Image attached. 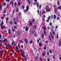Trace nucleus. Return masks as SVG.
Listing matches in <instances>:
<instances>
[{
    "label": "nucleus",
    "mask_w": 61,
    "mask_h": 61,
    "mask_svg": "<svg viewBox=\"0 0 61 61\" xmlns=\"http://www.w3.org/2000/svg\"><path fill=\"white\" fill-rule=\"evenodd\" d=\"M35 20L34 19H33L32 20V21L33 24H34V22H35Z\"/></svg>",
    "instance_id": "nucleus-14"
},
{
    "label": "nucleus",
    "mask_w": 61,
    "mask_h": 61,
    "mask_svg": "<svg viewBox=\"0 0 61 61\" xmlns=\"http://www.w3.org/2000/svg\"><path fill=\"white\" fill-rule=\"evenodd\" d=\"M39 46H42V43H39Z\"/></svg>",
    "instance_id": "nucleus-32"
},
{
    "label": "nucleus",
    "mask_w": 61,
    "mask_h": 61,
    "mask_svg": "<svg viewBox=\"0 0 61 61\" xmlns=\"http://www.w3.org/2000/svg\"><path fill=\"white\" fill-rule=\"evenodd\" d=\"M28 10H29V6H27V8L25 10H24L23 11H24L25 12H26V11H28Z\"/></svg>",
    "instance_id": "nucleus-2"
},
{
    "label": "nucleus",
    "mask_w": 61,
    "mask_h": 61,
    "mask_svg": "<svg viewBox=\"0 0 61 61\" xmlns=\"http://www.w3.org/2000/svg\"><path fill=\"white\" fill-rule=\"evenodd\" d=\"M11 45L10 44H9L8 45H7V46H9V47H10Z\"/></svg>",
    "instance_id": "nucleus-33"
},
{
    "label": "nucleus",
    "mask_w": 61,
    "mask_h": 61,
    "mask_svg": "<svg viewBox=\"0 0 61 61\" xmlns=\"http://www.w3.org/2000/svg\"><path fill=\"white\" fill-rule=\"evenodd\" d=\"M28 30V27L27 26L25 28V30L26 31H27Z\"/></svg>",
    "instance_id": "nucleus-11"
},
{
    "label": "nucleus",
    "mask_w": 61,
    "mask_h": 61,
    "mask_svg": "<svg viewBox=\"0 0 61 61\" xmlns=\"http://www.w3.org/2000/svg\"><path fill=\"white\" fill-rule=\"evenodd\" d=\"M45 12H45V11H43V12H42V14H44V13H45Z\"/></svg>",
    "instance_id": "nucleus-37"
},
{
    "label": "nucleus",
    "mask_w": 61,
    "mask_h": 61,
    "mask_svg": "<svg viewBox=\"0 0 61 61\" xmlns=\"http://www.w3.org/2000/svg\"><path fill=\"white\" fill-rule=\"evenodd\" d=\"M16 4H17V3L16 2H15L14 4V5L15 6H16Z\"/></svg>",
    "instance_id": "nucleus-34"
},
{
    "label": "nucleus",
    "mask_w": 61,
    "mask_h": 61,
    "mask_svg": "<svg viewBox=\"0 0 61 61\" xmlns=\"http://www.w3.org/2000/svg\"><path fill=\"white\" fill-rule=\"evenodd\" d=\"M46 17V16L45 15H44L43 16V18H45V17Z\"/></svg>",
    "instance_id": "nucleus-60"
},
{
    "label": "nucleus",
    "mask_w": 61,
    "mask_h": 61,
    "mask_svg": "<svg viewBox=\"0 0 61 61\" xmlns=\"http://www.w3.org/2000/svg\"><path fill=\"white\" fill-rule=\"evenodd\" d=\"M32 43H33V41H30V43H31V44H32Z\"/></svg>",
    "instance_id": "nucleus-44"
},
{
    "label": "nucleus",
    "mask_w": 61,
    "mask_h": 61,
    "mask_svg": "<svg viewBox=\"0 0 61 61\" xmlns=\"http://www.w3.org/2000/svg\"><path fill=\"white\" fill-rule=\"evenodd\" d=\"M22 8L23 9H24L25 8V6L23 5L22 6Z\"/></svg>",
    "instance_id": "nucleus-36"
},
{
    "label": "nucleus",
    "mask_w": 61,
    "mask_h": 61,
    "mask_svg": "<svg viewBox=\"0 0 61 61\" xmlns=\"http://www.w3.org/2000/svg\"><path fill=\"white\" fill-rule=\"evenodd\" d=\"M42 38L43 39L44 38V34H42Z\"/></svg>",
    "instance_id": "nucleus-20"
},
{
    "label": "nucleus",
    "mask_w": 61,
    "mask_h": 61,
    "mask_svg": "<svg viewBox=\"0 0 61 61\" xmlns=\"http://www.w3.org/2000/svg\"><path fill=\"white\" fill-rule=\"evenodd\" d=\"M16 51L17 53H18L19 52V50H18Z\"/></svg>",
    "instance_id": "nucleus-47"
},
{
    "label": "nucleus",
    "mask_w": 61,
    "mask_h": 61,
    "mask_svg": "<svg viewBox=\"0 0 61 61\" xmlns=\"http://www.w3.org/2000/svg\"><path fill=\"white\" fill-rule=\"evenodd\" d=\"M1 29H4L5 28L6 29V27L5 26H2V27H1Z\"/></svg>",
    "instance_id": "nucleus-9"
},
{
    "label": "nucleus",
    "mask_w": 61,
    "mask_h": 61,
    "mask_svg": "<svg viewBox=\"0 0 61 61\" xmlns=\"http://www.w3.org/2000/svg\"><path fill=\"white\" fill-rule=\"evenodd\" d=\"M49 24L50 26H51L52 25V23L51 22H50Z\"/></svg>",
    "instance_id": "nucleus-23"
},
{
    "label": "nucleus",
    "mask_w": 61,
    "mask_h": 61,
    "mask_svg": "<svg viewBox=\"0 0 61 61\" xmlns=\"http://www.w3.org/2000/svg\"><path fill=\"white\" fill-rule=\"evenodd\" d=\"M20 32L19 31H18V32L17 33L18 36H20Z\"/></svg>",
    "instance_id": "nucleus-13"
},
{
    "label": "nucleus",
    "mask_w": 61,
    "mask_h": 61,
    "mask_svg": "<svg viewBox=\"0 0 61 61\" xmlns=\"http://www.w3.org/2000/svg\"><path fill=\"white\" fill-rule=\"evenodd\" d=\"M50 52L51 54H52V50H51L50 51Z\"/></svg>",
    "instance_id": "nucleus-50"
},
{
    "label": "nucleus",
    "mask_w": 61,
    "mask_h": 61,
    "mask_svg": "<svg viewBox=\"0 0 61 61\" xmlns=\"http://www.w3.org/2000/svg\"><path fill=\"white\" fill-rule=\"evenodd\" d=\"M48 39L49 40H50V41H51V38L50 35L48 36Z\"/></svg>",
    "instance_id": "nucleus-7"
},
{
    "label": "nucleus",
    "mask_w": 61,
    "mask_h": 61,
    "mask_svg": "<svg viewBox=\"0 0 61 61\" xmlns=\"http://www.w3.org/2000/svg\"><path fill=\"white\" fill-rule=\"evenodd\" d=\"M27 1L28 2V3L29 4H30V0H27Z\"/></svg>",
    "instance_id": "nucleus-30"
},
{
    "label": "nucleus",
    "mask_w": 61,
    "mask_h": 61,
    "mask_svg": "<svg viewBox=\"0 0 61 61\" xmlns=\"http://www.w3.org/2000/svg\"><path fill=\"white\" fill-rule=\"evenodd\" d=\"M36 5L37 7L38 8V7H39V4H38V3H37V2L36 3Z\"/></svg>",
    "instance_id": "nucleus-16"
},
{
    "label": "nucleus",
    "mask_w": 61,
    "mask_h": 61,
    "mask_svg": "<svg viewBox=\"0 0 61 61\" xmlns=\"http://www.w3.org/2000/svg\"><path fill=\"white\" fill-rule=\"evenodd\" d=\"M34 5H36V3L35 2H34L33 3Z\"/></svg>",
    "instance_id": "nucleus-57"
},
{
    "label": "nucleus",
    "mask_w": 61,
    "mask_h": 61,
    "mask_svg": "<svg viewBox=\"0 0 61 61\" xmlns=\"http://www.w3.org/2000/svg\"><path fill=\"white\" fill-rule=\"evenodd\" d=\"M20 43H23V41L21 40H20Z\"/></svg>",
    "instance_id": "nucleus-52"
},
{
    "label": "nucleus",
    "mask_w": 61,
    "mask_h": 61,
    "mask_svg": "<svg viewBox=\"0 0 61 61\" xmlns=\"http://www.w3.org/2000/svg\"><path fill=\"white\" fill-rule=\"evenodd\" d=\"M51 18V16H49L47 19V20H50V19Z\"/></svg>",
    "instance_id": "nucleus-18"
},
{
    "label": "nucleus",
    "mask_w": 61,
    "mask_h": 61,
    "mask_svg": "<svg viewBox=\"0 0 61 61\" xmlns=\"http://www.w3.org/2000/svg\"><path fill=\"white\" fill-rule=\"evenodd\" d=\"M5 14H3V17H5Z\"/></svg>",
    "instance_id": "nucleus-59"
},
{
    "label": "nucleus",
    "mask_w": 61,
    "mask_h": 61,
    "mask_svg": "<svg viewBox=\"0 0 61 61\" xmlns=\"http://www.w3.org/2000/svg\"><path fill=\"white\" fill-rule=\"evenodd\" d=\"M14 24L15 25H16L17 24V23L16 22V21H14Z\"/></svg>",
    "instance_id": "nucleus-42"
},
{
    "label": "nucleus",
    "mask_w": 61,
    "mask_h": 61,
    "mask_svg": "<svg viewBox=\"0 0 61 61\" xmlns=\"http://www.w3.org/2000/svg\"><path fill=\"white\" fill-rule=\"evenodd\" d=\"M3 5L4 6H5L6 5V3L5 2H4L3 3Z\"/></svg>",
    "instance_id": "nucleus-24"
},
{
    "label": "nucleus",
    "mask_w": 61,
    "mask_h": 61,
    "mask_svg": "<svg viewBox=\"0 0 61 61\" xmlns=\"http://www.w3.org/2000/svg\"><path fill=\"white\" fill-rule=\"evenodd\" d=\"M1 37H2V35L0 34V39H1Z\"/></svg>",
    "instance_id": "nucleus-51"
},
{
    "label": "nucleus",
    "mask_w": 61,
    "mask_h": 61,
    "mask_svg": "<svg viewBox=\"0 0 61 61\" xmlns=\"http://www.w3.org/2000/svg\"><path fill=\"white\" fill-rule=\"evenodd\" d=\"M57 11V9L56 8H55V12H56V11Z\"/></svg>",
    "instance_id": "nucleus-39"
},
{
    "label": "nucleus",
    "mask_w": 61,
    "mask_h": 61,
    "mask_svg": "<svg viewBox=\"0 0 61 61\" xmlns=\"http://www.w3.org/2000/svg\"><path fill=\"white\" fill-rule=\"evenodd\" d=\"M10 25H12V24H13V22H12V21H10Z\"/></svg>",
    "instance_id": "nucleus-21"
},
{
    "label": "nucleus",
    "mask_w": 61,
    "mask_h": 61,
    "mask_svg": "<svg viewBox=\"0 0 61 61\" xmlns=\"http://www.w3.org/2000/svg\"><path fill=\"white\" fill-rule=\"evenodd\" d=\"M59 45L61 46V41H60L59 42Z\"/></svg>",
    "instance_id": "nucleus-38"
},
{
    "label": "nucleus",
    "mask_w": 61,
    "mask_h": 61,
    "mask_svg": "<svg viewBox=\"0 0 61 61\" xmlns=\"http://www.w3.org/2000/svg\"><path fill=\"white\" fill-rule=\"evenodd\" d=\"M37 27V26H36V25H35L34 26L33 28L34 29H36Z\"/></svg>",
    "instance_id": "nucleus-5"
},
{
    "label": "nucleus",
    "mask_w": 61,
    "mask_h": 61,
    "mask_svg": "<svg viewBox=\"0 0 61 61\" xmlns=\"http://www.w3.org/2000/svg\"><path fill=\"white\" fill-rule=\"evenodd\" d=\"M16 48L17 49V50H19V48H18V46H16Z\"/></svg>",
    "instance_id": "nucleus-25"
},
{
    "label": "nucleus",
    "mask_w": 61,
    "mask_h": 61,
    "mask_svg": "<svg viewBox=\"0 0 61 61\" xmlns=\"http://www.w3.org/2000/svg\"><path fill=\"white\" fill-rule=\"evenodd\" d=\"M39 7L40 8H41V5H39Z\"/></svg>",
    "instance_id": "nucleus-61"
},
{
    "label": "nucleus",
    "mask_w": 61,
    "mask_h": 61,
    "mask_svg": "<svg viewBox=\"0 0 61 61\" xmlns=\"http://www.w3.org/2000/svg\"><path fill=\"white\" fill-rule=\"evenodd\" d=\"M0 53H4V51H0Z\"/></svg>",
    "instance_id": "nucleus-55"
},
{
    "label": "nucleus",
    "mask_w": 61,
    "mask_h": 61,
    "mask_svg": "<svg viewBox=\"0 0 61 61\" xmlns=\"http://www.w3.org/2000/svg\"><path fill=\"white\" fill-rule=\"evenodd\" d=\"M2 5H0V10H2Z\"/></svg>",
    "instance_id": "nucleus-22"
},
{
    "label": "nucleus",
    "mask_w": 61,
    "mask_h": 61,
    "mask_svg": "<svg viewBox=\"0 0 61 61\" xmlns=\"http://www.w3.org/2000/svg\"><path fill=\"white\" fill-rule=\"evenodd\" d=\"M24 40H25V43L26 44H27V39L26 38L24 39Z\"/></svg>",
    "instance_id": "nucleus-10"
},
{
    "label": "nucleus",
    "mask_w": 61,
    "mask_h": 61,
    "mask_svg": "<svg viewBox=\"0 0 61 61\" xmlns=\"http://www.w3.org/2000/svg\"><path fill=\"white\" fill-rule=\"evenodd\" d=\"M40 61H43V59H42V58H40Z\"/></svg>",
    "instance_id": "nucleus-53"
},
{
    "label": "nucleus",
    "mask_w": 61,
    "mask_h": 61,
    "mask_svg": "<svg viewBox=\"0 0 61 61\" xmlns=\"http://www.w3.org/2000/svg\"><path fill=\"white\" fill-rule=\"evenodd\" d=\"M12 31H13V32H15L16 33H17V31H16V30H15V29H12Z\"/></svg>",
    "instance_id": "nucleus-3"
},
{
    "label": "nucleus",
    "mask_w": 61,
    "mask_h": 61,
    "mask_svg": "<svg viewBox=\"0 0 61 61\" xmlns=\"http://www.w3.org/2000/svg\"><path fill=\"white\" fill-rule=\"evenodd\" d=\"M29 24L30 26H32V21H30L29 22Z\"/></svg>",
    "instance_id": "nucleus-8"
},
{
    "label": "nucleus",
    "mask_w": 61,
    "mask_h": 61,
    "mask_svg": "<svg viewBox=\"0 0 61 61\" xmlns=\"http://www.w3.org/2000/svg\"><path fill=\"white\" fill-rule=\"evenodd\" d=\"M31 32H32V33H34L35 32V31L33 30L32 31H31Z\"/></svg>",
    "instance_id": "nucleus-43"
},
{
    "label": "nucleus",
    "mask_w": 61,
    "mask_h": 61,
    "mask_svg": "<svg viewBox=\"0 0 61 61\" xmlns=\"http://www.w3.org/2000/svg\"><path fill=\"white\" fill-rule=\"evenodd\" d=\"M4 44L5 45V46H7V44H5V42H4Z\"/></svg>",
    "instance_id": "nucleus-46"
},
{
    "label": "nucleus",
    "mask_w": 61,
    "mask_h": 61,
    "mask_svg": "<svg viewBox=\"0 0 61 61\" xmlns=\"http://www.w3.org/2000/svg\"><path fill=\"white\" fill-rule=\"evenodd\" d=\"M17 28V26H15L14 27V29H16Z\"/></svg>",
    "instance_id": "nucleus-28"
},
{
    "label": "nucleus",
    "mask_w": 61,
    "mask_h": 61,
    "mask_svg": "<svg viewBox=\"0 0 61 61\" xmlns=\"http://www.w3.org/2000/svg\"><path fill=\"white\" fill-rule=\"evenodd\" d=\"M52 34H53V35H54L55 34V32L54 31H53L52 32Z\"/></svg>",
    "instance_id": "nucleus-64"
},
{
    "label": "nucleus",
    "mask_w": 61,
    "mask_h": 61,
    "mask_svg": "<svg viewBox=\"0 0 61 61\" xmlns=\"http://www.w3.org/2000/svg\"><path fill=\"white\" fill-rule=\"evenodd\" d=\"M15 41H13V42H12L11 44L12 46H13L14 45V43H15Z\"/></svg>",
    "instance_id": "nucleus-26"
},
{
    "label": "nucleus",
    "mask_w": 61,
    "mask_h": 61,
    "mask_svg": "<svg viewBox=\"0 0 61 61\" xmlns=\"http://www.w3.org/2000/svg\"><path fill=\"white\" fill-rule=\"evenodd\" d=\"M0 26H1V27H2L3 26V24H0Z\"/></svg>",
    "instance_id": "nucleus-48"
},
{
    "label": "nucleus",
    "mask_w": 61,
    "mask_h": 61,
    "mask_svg": "<svg viewBox=\"0 0 61 61\" xmlns=\"http://www.w3.org/2000/svg\"><path fill=\"white\" fill-rule=\"evenodd\" d=\"M6 20L7 21H8L9 20V19H8V18H6Z\"/></svg>",
    "instance_id": "nucleus-40"
},
{
    "label": "nucleus",
    "mask_w": 61,
    "mask_h": 61,
    "mask_svg": "<svg viewBox=\"0 0 61 61\" xmlns=\"http://www.w3.org/2000/svg\"><path fill=\"white\" fill-rule=\"evenodd\" d=\"M46 31H44V35H46Z\"/></svg>",
    "instance_id": "nucleus-41"
},
{
    "label": "nucleus",
    "mask_w": 61,
    "mask_h": 61,
    "mask_svg": "<svg viewBox=\"0 0 61 61\" xmlns=\"http://www.w3.org/2000/svg\"><path fill=\"white\" fill-rule=\"evenodd\" d=\"M56 15H54V19H56Z\"/></svg>",
    "instance_id": "nucleus-29"
},
{
    "label": "nucleus",
    "mask_w": 61,
    "mask_h": 61,
    "mask_svg": "<svg viewBox=\"0 0 61 61\" xmlns=\"http://www.w3.org/2000/svg\"><path fill=\"white\" fill-rule=\"evenodd\" d=\"M57 3V4H58V5H59V2L58 1Z\"/></svg>",
    "instance_id": "nucleus-45"
},
{
    "label": "nucleus",
    "mask_w": 61,
    "mask_h": 61,
    "mask_svg": "<svg viewBox=\"0 0 61 61\" xmlns=\"http://www.w3.org/2000/svg\"><path fill=\"white\" fill-rule=\"evenodd\" d=\"M15 11L16 12H19V8H17L15 10Z\"/></svg>",
    "instance_id": "nucleus-6"
},
{
    "label": "nucleus",
    "mask_w": 61,
    "mask_h": 61,
    "mask_svg": "<svg viewBox=\"0 0 61 61\" xmlns=\"http://www.w3.org/2000/svg\"><path fill=\"white\" fill-rule=\"evenodd\" d=\"M46 10V11H47V12H48V11H51V10L49 9H47Z\"/></svg>",
    "instance_id": "nucleus-17"
},
{
    "label": "nucleus",
    "mask_w": 61,
    "mask_h": 61,
    "mask_svg": "<svg viewBox=\"0 0 61 61\" xmlns=\"http://www.w3.org/2000/svg\"><path fill=\"white\" fill-rule=\"evenodd\" d=\"M48 8V6H46V8H45V9L46 10V9H47Z\"/></svg>",
    "instance_id": "nucleus-31"
},
{
    "label": "nucleus",
    "mask_w": 61,
    "mask_h": 61,
    "mask_svg": "<svg viewBox=\"0 0 61 61\" xmlns=\"http://www.w3.org/2000/svg\"><path fill=\"white\" fill-rule=\"evenodd\" d=\"M51 37L52 39H54V36L53 35Z\"/></svg>",
    "instance_id": "nucleus-54"
},
{
    "label": "nucleus",
    "mask_w": 61,
    "mask_h": 61,
    "mask_svg": "<svg viewBox=\"0 0 61 61\" xmlns=\"http://www.w3.org/2000/svg\"><path fill=\"white\" fill-rule=\"evenodd\" d=\"M21 5V3L19 2H18V5Z\"/></svg>",
    "instance_id": "nucleus-27"
},
{
    "label": "nucleus",
    "mask_w": 61,
    "mask_h": 61,
    "mask_svg": "<svg viewBox=\"0 0 61 61\" xmlns=\"http://www.w3.org/2000/svg\"><path fill=\"white\" fill-rule=\"evenodd\" d=\"M45 52H43L42 54V56H45Z\"/></svg>",
    "instance_id": "nucleus-15"
},
{
    "label": "nucleus",
    "mask_w": 61,
    "mask_h": 61,
    "mask_svg": "<svg viewBox=\"0 0 61 61\" xmlns=\"http://www.w3.org/2000/svg\"><path fill=\"white\" fill-rule=\"evenodd\" d=\"M8 33L9 34H11V30H8Z\"/></svg>",
    "instance_id": "nucleus-19"
},
{
    "label": "nucleus",
    "mask_w": 61,
    "mask_h": 61,
    "mask_svg": "<svg viewBox=\"0 0 61 61\" xmlns=\"http://www.w3.org/2000/svg\"><path fill=\"white\" fill-rule=\"evenodd\" d=\"M0 42L1 43H3V41H2L1 40H0Z\"/></svg>",
    "instance_id": "nucleus-63"
},
{
    "label": "nucleus",
    "mask_w": 61,
    "mask_h": 61,
    "mask_svg": "<svg viewBox=\"0 0 61 61\" xmlns=\"http://www.w3.org/2000/svg\"><path fill=\"white\" fill-rule=\"evenodd\" d=\"M15 18H14L13 19V21H15Z\"/></svg>",
    "instance_id": "nucleus-62"
},
{
    "label": "nucleus",
    "mask_w": 61,
    "mask_h": 61,
    "mask_svg": "<svg viewBox=\"0 0 61 61\" xmlns=\"http://www.w3.org/2000/svg\"><path fill=\"white\" fill-rule=\"evenodd\" d=\"M42 28H44V30H46V27H42Z\"/></svg>",
    "instance_id": "nucleus-35"
},
{
    "label": "nucleus",
    "mask_w": 61,
    "mask_h": 61,
    "mask_svg": "<svg viewBox=\"0 0 61 61\" xmlns=\"http://www.w3.org/2000/svg\"><path fill=\"white\" fill-rule=\"evenodd\" d=\"M21 56H22L23 57H24L25 58H24V60H26V57H25V56H24V55L25 54V52L24 51L22 50H21Z\"/></svg>",
    "instance_id": "nucleus-1"
},
{
    "label": "nucleus",
    "mask_w": 61,
    "mask_h": 61,
    "mask_svg": "<svg viewBox=\"0 0 61 61\" xmlns=\"http://www.w3.org/2000/svg\"><path fill=\"white\" fill-rule=\"evenodd\" d=\"M57 8L58 9H61V6H59V7H57Z\"/></svg>",
    "instance_id": "nucleus-12"
},
{
    "label": "nucleus",
    "mask_w": 61,
    "mask_h": 61,
    "mask_svg": "<svg viewBox=\"0 0 61 61\" xmlns=\"http://www.w3.org/2000/svg\"><path fill=\"white\" fill-rule=\"evenodd\" d=\"M44 49L45 50H46V46L44 47Z\"/></svg>",
    "instance_id": "nucleus-56"
},
{
    "label": "nucleus",
    "mask_w": 61,
    "mask_h": 61,
    "mask_svg": "<svg viewBox=\"0 0 61 61\" xmlns=\"http://www.w3.org/2000/svg\"><path fill=\"white\" fill-rule=\"evenodd\" d=\"M3 42H6L7 41V40L5 38V39L4 40H3Z\"/></svg>",
    "instance_id": "nucleus-4"
},
{
    "label": "nucleus",
    "mask_w": 61,
    "mask_h": 61,
    "mask_svg": "<svg viewBox=\"0 0 61 61\" xmlns=\"http://www.w3.org/2000/svg\"><path fill=\"white\" fill-rule=\"evenodd\" d=\"M47 60L48 61H50V59L49 58H48Z\"/></svg>",
    "instance_id": "nucleus-58"
},
{
    "label": "nucleus",
    "mask_w": 61,
    "mask_h": 61,
    "mask_svg": "<svg viewBox=\"0 0 61 61\" xmlns=\"http://www.w3.org/2000/svg\"><path fill=\"white\" fill-rule=\"evenodd\" d=\"M56 38L57 39H58V34L57 35Z\"/></svg>",
    "instance_id": "nucleus-49"
}]
</instances>
